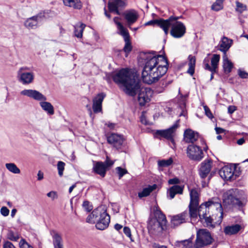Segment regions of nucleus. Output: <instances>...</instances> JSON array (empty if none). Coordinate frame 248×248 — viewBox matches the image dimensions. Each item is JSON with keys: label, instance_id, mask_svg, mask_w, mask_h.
I'll list each match as a JSON object with an SVG mask.
<instances>
[{"label": "nucleus", "instance_id": "obj_8", "mask_svg": "<svg viewBox=\"0 0 248 248\" xmlns=\"http://www.w3.org/2000/svg\"><path fill=\"white\" fill-rule=\"evenodd\" d=\"M114 161L110 160L108 156L104 162L93 161V171L96 174L100 175L101 177H105L106 172L114 164Z\"/></svg>", "mask_w": 248, "mask_h": 248}, {"label": "nucleus", "instance_id": "obj_31", "mask_svg": "<svg viewBox=\"0 0 248 248\" xmlns=\"http://www.w3.org/2000/svg\"><path fill=\"white\" fill-rule=\"evenodd\" d=\"M183 192V188L179 185H174L171 186L167 191L168 196L170 199L174 198L176 194H182Z\"/></svg>", "mask_w": 248, "mask_h": 248}, {"label": "nucleus", "instance_id": "obj_28", "mask_svg": "<svg viewBox=\"0 0 248 248\" xmlns=\"http://www.w3.org/2000/svg\"><path fill=\"white\" fill-rule=\"evenodd\" d=\"M54 248H63L62 240L61 235L55 231L51 232Z\"/></svg>", "mask_w": 248, "mask_h": 248}, {"label": "nucleus", "instance_id": "obj_37", "mask_svg": "<svg viewBox=\"0 0 248 248\" xmlns=\"http://www.w3.org/2000/svg\"><path fill=\"white\" fill-rule=\"evenodd\" d=\"M176 247L179 248H193L192 239L178 241L176 242Z\"/></svg>", "mask_w": 248, "mask_h": 248}, {"label": "nucleus", "instance_id": "obj_42", "mask_svg": "<svg viewBox=\"0 0 248 248\" xmlns=\"http://www.w3.org/2000/svg\"><path fill=\"white\" fill-rule=\"evenodd\" d=\"M119 19L120 18L116 16L113 18V21L114 23L117 25V29L119 31L118 33L120 34L127 31V30L124 27L122 24L118 21Z\"/></svg>", "mask_w": 248, "mask_h": 248}, {"label": "nucleus", "instance_id": "obj_53", "mask_svg": "<svg viewBox=\"0 0 248 248\" xmlns=\"http://www.w3.org/2000/svg\"><path fill=\"white\" fill-rule=\"evenodd\" d=\"M239 76L242 78H248V73L245 71L239 69L238 71Z\"/></svg>", "mask_w": 248, "mask_h": 248}, {"label": "nucleus", "instance_id": "obj_3", "mask_svg": "<svg viewBox=\"0 0 248 248\" xmlns=\"http://www.w3.org/2000/svg\"><path fill=\"white\" fill-rule=\"evenodd\" d=\"M199 217L201 221H203L206 227L213 228V220L220 224L223 217V211L220 200L214 197L208 202L202 203L199 207Z\"/></svg>", "mask_w": 248, "mask_h": 248}, {"label": "nucleus", "instance_id": "obj_49", "mask_svg": "<svg viewBox=\"0 0 248 248\" xmlns=\"http://www.w3.org/2000/svg\"><path fill=\"white\" fill-rule=\"evenodd\" d=\"M19 245L20 248H33L31 245H29L24 239L21 240Z\"/></svg>", "mask_w": 248, "mask_h": 248}, {"label": "nucleus", "instance_id": "obj_36", "mask_svg": "<svg viewBox=\"0 0 248 248\" xmlns=\"http://www.w3.org/2000/svg\"><path fill=\"white\" fill-rule=\"evenodd\" d=\"M187 96V94H186L185 95H183L182 94L181 95V98L179 100V103L180 108L181 109V112L179 114V116H185L186 114V111L185 110V108L186 106V101Z\"/></svg>", "mask_w": 248, "mask_h": 248}, {"label": "nucleus", "instance_id": "obj_17", "mask_svg": "<svg viewBox=\"0 0 248 248\" xmlns=\"http://www.w3.org/2000/svg\"><path fill=\"white\" fill-rule=\"evenodd\" d=\"M212 162L209 159L205 160L201 164L199 174L202 179L207 177L211 170Z\"/></svg>", "mask_w": 248, "mask_h": 248}, {"label": "nucleus", "instance_id": "obj_58", "mask_svg": "<svg viewBox=\"0 0 248 248\" xmlns=\"http://www.w3.org/2000/svg\"><path fill=\"white\" fill-rule=\"evenodd\" d=\"M168 183L170 185H175L179 183V180L177 178L170 179L169 180Z\"/></svg>", "mask_w": 248, "mask_h": 248}, {"label": "nucleus", "instance_id": "obj_11", "mask_svg": "<svg viewBox=\"0 0 248 248\" xmlns=\"http://www.w3.org/2000/svg\"><path fill=\"white\" fill-rule=\"evenodd\" d=\"M127 5V0H109L108 7L109 12L117 15H121L122 11Z\"/></svg>", "mask_w": 248, "mask_h": 248}, {"label": "nucleus", "instance_id": "obj_12", "mask_svg": "<svg viewBox=\"0 0 248 248\" xmlns=\"http://www.w3.org/2000/svg\"><path fill=\"white\" fill-rule=\"evenodd\" d=\"M186 154L189 159L194 161H200L203 158V153L202 149L194 144L188 146Z\"/></svg>", "mask_w": 248, "mask_h": 248}, {"label": "nucleus", "instance_id": "obj_47", "mask_svg": "<svg viewBox=\"0 0 248 248\" xmlns=\"http://www.w3.org/2000/svg\"><path fill=\"white\" fill-rule=\"evenodd\" d=\"M7 237L9 240L13 241H17L19 238L18 234L14 232L13 231H9L8 232Z\"/></svg>", "mask_w": 248, "mask_h": 248}, {"label": "nucleus", "instance_id": "obj_35", "mask_svg": "<svg viewBox=\"0 0 248 248\" xmlns=\"http://www.w3.org/2000/svg\"><path fill=\"white\" fill-rule=\"evenodd\" d=\"M156 187V185L155 184L153 186H149L147 187L143 188L142 191L138 193L139 197L142 198L149 196Z\"/></svg>", "mask_w": 248, "mask_h": 248}, {"label": "nucleus", "instance_id": "obj_20", "mask_svg": "<svg viewBox=\"0 0 248 248\" xmlns=\"http://www.w3.org/2000/svg\"><path fill=\"white\" fill-rule=\"evenodd\" d=\"M187 217L188 214L186 212L173 216L171 219V225L174 227L179 226L185 222Z\"/></svg>", "mask_w": 248, "mask_h": 248}, {"label": "nucleus", "instance_id": "obj_62", "mask_svg": "<svg viewBox=\"0 0 248 248\" xmlns=\"http://www.w3.org/2000/svg\"><path fill=\"white\" fill-rule=\"evenodd\" d=\"M37 176H38V180H41L43 178V176H44L43 173L41 171H39L38 173L37 174Z\"/></svg>", "mask_w": 248, "mask_h": 248}, {"label": "nucleus", "instance_id": "obj_5", "mask_svg": "<svg viewBox=\"0 0 248 248\" xmlns=\"http://www.w3.org/2000/svg\"><path fill=\"white\" fill-rule=\"evenodd\" d=\"M181 18V16H170L166 19L165 28L167 31H164L166 35L169 33V28L171 27L170 31V35L175 38L182 37L186 32V27L185 25L178 20Z\"/></svg>", "mask_w": 248, "mask_h": 248}, {"label": "nucleus", "instance_id": "obj_27", "mask_svg": "<svg viewBox=\"0 0 248 248\" xmlns=\"http://www.w3.org/2000/svg\"><path fill=\"white\" fill-rule=\"evenodd\" d=\"M120 35L123 37L125 42V45L123 50L125 53L128 54L132 50V46L130 39V35L128 31H127L124 33L120 34Z\"/></svg>", "mask_w": 248, "mask_h": 248}, {"label": "nucleus", "instance_id": "obj_15", "mask_svg": "<svg viewBox=\"0 0 248 248\" xmlns=\"http://www.w3.org/2000/svg\"><path fill=\"white\" fill-rule=\"evenodd\" d=\"M165 224L161 222L156 219H151L148 223L149 231L155 235H158L162 232Z\"/></svg>", "mask_w": 248, "mask_h": 248}, {"label": "nucleus", "instance_id": "obj_34", "mask_svg": "<svg viewBox=\"0 0 248 248\" xmlns=\"http://www.w3.org/2000/svg\"><path fill=\"white\" fill-rule=\"evenodd\" d=\"M188 69L187 70V73L189 74L191 76H193L195 72V67L196 63V58L195 56L190 55L188 57Z\"/></svg>", "mask_w": 248, "mask_h": 248}, {"label": "nucleus", "instance_id": "obj_4", "mask_svg": "<svg viewBox=\"0 0 248 248\" xmlns=\"http://www.w3.org/2000/svg\"><path fill=\"white\" fill-rule=\"evenodd\" d=\"M110 216L104 207H98L94 209L88 216L86 221L89 223H95L97 229L104 230L107 229L110 223Z\"/></svg>", "mask_w": 248, "mask_h": 248}, {"label": "nucleus", "instance_id": "obj_29", "mask_svg": "<svg viewBox=\"0 0 248 248\" xmlns=\"http://www.w3.org/2000/svg\"><path fill=\"white\" fill-rule=\"evenodd\" d=\"M241 228V226L238 224L227 226L224 228V232L226 235H232L237 233Z\"/></svg>", "mask_w": 248, "mask_h": 248}, {"label": "nucleus", "instance_id": "obj_18", "mask_svg": "<svg viewBox=\"0 0 248 248\" xmlns=\"http://www.w3.org/2000/svg\"><path fill=\"white\" fill-rule=\"evenodd\" d=\"M106 94L104 93H99L93 99V109L94 113H98L102 110V103Z\"/></svg>", "mask_w": 248, "mask_h": 248}, {"label": "nucleus", "instance_id": "obj_50", "mask_svg": "<svg viewBox=\"0 0 248 248\" xmlns=\"http://www.w3.org/2000/svg\"><path fill=\"white\" fill-rule=\"evenodd\" d=\"M203 108L205 111V115L210 119L213 118L214 116L211 111H210L209 108L206 106H204L203 107Z\"/></svg>", "mask_w": 248, "mask_h": 248}, {"label": "nucleus", "instance_id": "obj_21", "mask_svg": "<svg viewBox=\"0 0 248 248\" xmlns=\"http://www.w3.org/2000/svg\"><path fill=\"white\" fill-rule=\"evenodd\" d=\"M223 203L226 205H232L234 202V200L236 199L235 197V190L231 189L227 190L225 192L223 196Z\"/></svg>", "mask_w": 248, "mask_h": 248}, {"label": "nucleus", "instance_id": "obj_25", "mask_svg": "<svg viewBox=\"0 0 248 248\" xmlns=\"http://www.w3.org/2000/svg\"><path fill=\"white\" fill-rule=\"evenodd\" d=\"M198 135L191 129H186L184 132V140L187 143H193L198 139Z\"/></svg>", "mask_w": 248, "mask_h": 248}, {"label": "nucleus", "instance_id": "obj_32", "mask_svg": "<svg viewBox=\"0 0 248 248\" xmlns=\"http://www.w3.org/2000/svg\"><path fill=\"white\" fill-rule=\"evenodd\" d=\"M190 191V203L199 204V192L197 188L189 189Z\"/></svg>", "mask_w": 248, "mask_h": 248}, {"label": "nucleus", "instance_id": "obj_56", "mask_svg": "<svg viewBox=\"0 0 248 248\" xmlns=\"http://www.w3.org/2000/svg\"><path fill=\"white\" fill-rule=\"evenodd\" d=\"M0 213L3 216L6 217L9 214V210L6 207L3 206L0 209Z\"/></svg>", "mask_w": 248, "mask_h": 248}, {"label": "nucleus", "instance_id": "obj_7", "mask_svg": "<svg viewBox=\"0 0 248 248\" xmlns=\"http://www.w3.org/2000/svg\"><path fill=\"white\" fill-rule=\"evenodd\" d=\"M214 238L206 229H200L197 232L196 238L194 245L195 248H202L212 244Z\"/></svg>", "mask_w": 248, "mask_h": 248}, {"label": "nucleus", "instance_id": "obj_1", "mask_svg": "<svg viewBox=\"0 0 248 248\" xmlns=\"http://www.w3.org/2000/svg\"><path fill=\"white\" fill-rule=\"evenodd\" d=\"M112 78L115 83L124 88L128 95L134 96L139 91L138 101L141 106L150 101L152 91L149 88H140V81L136 73L128 68H122L114 74Z\"/></svg>", "mask_w": 248, "mask_h": 248}, {"label": "nucleus", "instance_id": "obj_19", "mask_svg": "<svg viewBox=\"0 0 248 248\" xmlns=\"http://www.w3.org/2000/svg\"><path fill=\"white\" fill-rule=\"evenodd\" d=\"M233 170L228 166L222 167L219 171V175L225 180H233Z\"/></svg>", "mask_w": 248, "mask_h": 248}, {"label": "nucleus", "instance_id": "obj_52", "mask_svg": "<svg viewBox=\"0 0 248 248\" xmlns=\"http://www.w3.org/2000/svg\"><path fill=\"white\" fill-rule=\"evenodd\" d=\"M83 206L88 212H90L92 210V207L90 205V202L88 201H84L83 203Z\"/></svg>", "mask_w": 248, "mask_h": 248}, {"label": "nucleus", "instance_id": "obj_57", "mask_svg": "<svg viewBox=\"0 0 248 248\" xmlns=\"http://www.w3.org/2000/svg\"><path fill=\"white\" fill-rule=\"evenodd\" d=\"M3 248H16L14 245L9 241H6L3 244Z\"/></svg>", "mask_w": 248, "mask_h": 248}, {"label": "nucleus", "instance_id": "obj_10", "mask_svg": "<svg viewBox=\"0 0 248 248\" xmlns=\"http://www.w3.org/2000/svg\"><path fill=\"white\" fill-rule=\"evenodd\" d=\"M49 11H44L37 14L36 15L27 18L24 22V26L29 29H35L38 25L44 18H46V14H48Z\"/></svg>", "mask_w": 248, "mask_h": 248}, {"label": "nucleus", "instance_id": "obj_22", "mask_svg": "<svg viewBox=\"0 0 248 248\" xmlns=\"http://www.w3.org/2000/svg\"><path fill=\"white\" fill-rule=\"evenodd\" d=\"M232 44V40L227 37L224 36L222 38L219 43V50L226 55V52L229 49Z\"/></svg>", "mask_w": 248, "mask_h": 248}, {"label": "nucleus", "instance_id": "obj_6", "mask_svg": "<svg viewBox=\"0 0 248 248\" xmlns=\"http://www.w3.org/2000/svg\"><path fill=\"white\" fill-rule=\"evenodd\" d=\"M21 94L40 101V105L42 108L49 115L54 113V107L49 102H46V97L42 93L35 90L26 89L22 91Z\"/></svg>", "mask_w": 248, "mask_h": 248}, {"label": "nucleus", "instance_id": "obj_30", "mask_svg": "<svg viewBox=\"0 0 248 248\" xmlns=\"http://www.w3.org/2000/svg\"><path fill=\"white\" fill-rule=\"evenodd\" d=\"M153 211L155 219L158 220L161 222L166 224L167 220L165 215L161 212L157 204L154 206Z\"/></svg>", "mask_w": 248, "mask_h": 248}, {"label": "nucleus", "instance_id": "obj_61", "mask_svg": "<svg viewBox=\"0 0 248 248\" xmlns=\"http://www.w3.org/2000/svg\"><path fill=\"white\" fill-rule=\"evenodd\" d=\"M216 132L217 134L222 133L224 132V129L220 127H216L215 128Z\"/></svg>", "mask_w": 248, "mask_h": 248}, {"label": "nucleus", "instance_id": "obj_59", "mask_svg": "<svg viewBox=\"0 0 248 248\" xmlns=\"http://www.w3.org/2000/svg\"><path fill=\"white\" fill-rule=\"evenodd\" d=\"M235 107L233 106H230L228 108V112L230 114H232L235 110Z\"/></svg>", "mask_w": 248, "mask_h": 248}, {"label": "nucleus", "instance_id": "obj_46", "mask_svg": "<svg viewBox=\"0 0 248 248\" xmlns=\"http://www.w3.org/2000/svg\"><path fill=\"white\" fill-rule=\"evenodd\" d=\"M65 164L64 162L59 161L57 163V169L58 170V174L60 177H62L63 175V172L64 170Z\"/></svg>", "mask_w": 248, "mask_h": 248}, {"label": "nucleus", "instance_id": "obj_13", "mask_svg": "<svg viewBox=\"0 0 248 248\" xmlns=\"http://www.w3.org/2000/svg\"><path fill=\"white\" fill-rule=\"evenodd\" d=\"M179 120L176 121L175 123L173 124L169 128L165 130H158L155 133V135L156 138L158 137H162L170 140L172 142H174V135L176 129L179 126Z\"/></svg>", "mask_w": 248, "mask_h": 248}, {"label": "nucleus", "instance_id": "obj_64", "mask_svg": "<svg viewBox=\"0 0 248 248\" xmlns=\"http://www.w3.org/2000/svg\"><path fill=\"white\" fill-rule=\"evenodd\" d=\"M154 247L155 248H167L166 246H160L158 244H155L154 245Z\"/></svg>", "mask_w": 248, "mask_h": 248}, {"label": "nucleus", "instance_id": "obj_51", "mask_svg": "<svg viewBox=\"0 0 248 248\" xmlns=\"http://www.w3.org/2000/svg\"><path fill=\"white\" fill-rule=\"evenodd\" d=\"M207 62H208V61H207ZM203 63L204 64L205 69L211 71V72H216V70H215V69L213 68V67H212V65H211V66H210V65L209 64L208 62H207L206 63L205 59L203 61Z\"/></svg>", "mask_w": 248, "mask_h": 248}, {"label": "nucleus", "instance_id": "obj_14", "mask_svg": "<svg viewBox=\"0 0 248 248\" xmlns=\"http://www.w3.org/2000/svg\"><path fill=\"white\" fill-rule=\"evenodd\" d=\"M121 15L124 16L127 26L130 29H131V26L136 22L139 17L138 12L133 9L126 10Z\"/></svg>", "mask_w": 248, "mask_h": 248}, {"label": "nucleus", "instance_id": "obj_60", "mask_svg": "<svg viewBox=\"0 0 248 248\" xmlns=\"http://www.w3.org/2000/svg\"><path fill=\"white\" fill-rule=\"evenodd\" d=\"M140 122H141L142 124H144L146 125L148 124V123L146 119L145 116L143 114L140 116Z\"/></svg>", "mask_w": 248, "mask_h": 248}, {"label": "nucleus", "instance_id": "obj_33", "mask_svg": "<svg viewBox=\"0 0 248 248\" xmlns=\"http://www.w3.org/2000/svg\"><path fill=\"white\" fill-rule=\"evenodd\" d=\"M199 204L189 203V214L191 218L194 219L196 218L199 216Z\"/></svg>", "mask_w": 248, "mask_h": 248}, {"label": "nucleus", "instance_id": "obj_63", "mask_svg": "<svg viewBox=\"0 0 248 248\" xmlns=\"http://www.w3.org/2000/svg\"><path fill=\"white\" fill-rule=\"evenodd\" d=\"M245 139L243 138H242L237 140V143L238 145H242L245 142Z\"/></svg>", "mask_w": 248, "mask_h": 248}, {"label": "nucleus", "instance_id": "obj_24", "mask_svg": "<svg viewBox=\"0 0 248 248\" xmlns=\"http://www.w3.org/2000/svg\"><path fill=\"white\" fill-rule=\"evenodd\" d=\"M64 5L75 10H81L83 3L81 0H62Z\"/></svg>", "mask_w": 248, "mask_h": 248}, {"label": "nucleus", "instance_id": "obj_39", "mask_svg": "<svg viewBox=\"0 0 248 248\" xmlns=\"http://www.w3.org/2000/svg\"><path fill=\"white\" fill-rule=\"evenodd\" d=\"M86 25L83 23H80L79 25L77 24L75 27L74 33L75 36L78 38H81L82 37L83 31Z\"/></svg>", "mask_w": 248, "mask_h": 248}, {"label": "nucleus", "instance_id": "obj_16", "mask_svg": "<svg viewBox=\"0 0 248 248\" xmlns=\"http://www.w3.org/2000/svg\"><path fill=\"white\" fill-rule=\"evenodd\" d=\"M108 143L117 149H120L124 142L122 136L115 133H111L107 136Z\"/></svg>", "mask_w": 248, "mask_h": 248}, {"label": "nucleus", "instance_id": "obj_26", "mask_svg": "<svg viewBox=\"0 0 248 248\" xmlns=\"http://www.w3.org/2000/svg\"><path fill=\"white\" fill-rule=\"evenodd\" d=\"M248 203L247 197L246 196H242L240 198H236L232 206L238 208L239 210L243 211L244 207Z\"/></svg>", "mask_w": 248, "mask_h": 248}, {"label": "nucleus", "instance_id": "obj_44", "mask_svg": "<svg viewBox=\"0 0 248 248\" xmlns=\"http://www.w3.org/2000/svg\"><path fill=\"white\" fill-rule=\"evenodd\" d=\"M220 59V56L218 54H214L211 59V65L213 68L216 71L218 63Z\"/></svg>", "mask_w": 248, "mask_h": 248}, {"label": "nucleus", "instance_id": "obj_54", "mask_svg": "<svg viewBox=\"0 0 248 248\" xmlns=\"http://www.w3.org/2000/svg\"><path fill=\"white\" fill-rule=\"evenodd\" d=\"M124 233L129 238H130L131 241H133L131 238V231L128 227H124L123 229Z\"/></svg>", "mask_w": 248, "mask_h": 248}, {"label": "nucleus", "instance_id": "obj_38", "mask_svg": "<svg viewBox=\"0 0 248 248\" xmlns=\"http://www.w3.org/2000/svg\"><path fill=\"white\" fill-rule=\"evenodd\" d=\"M223 68L225 72L230 73L233 67L232 63L228 59L226 55L223 56Z\"/></svg>", "mask_w": 248, "mask_h": 248}, {"label": "nucleus", "instance_id": "obj_2", "mask_svg": "<svg viewBox=\"0 0 248 248\" xmlns=\"http://www.w3.org/2000/svg\"><path fill=\"white\" fill-rule=\"evenodd\" d=\"M168 67V62L164 56H148L142 72L143 81L148 84L156 82L166 73Z\"/></svg>", "mask_w": 248, "mask_h": 248}, {"label": "nucleus", "instance_id": "obj_48", "mask_svg": "<svg viewBox=\"0 0 248 248\" xmlns=\"http://www.w3.org/2000/svg\"><path fill=\"white\" fill-rule=\"evenodd\" d=\"M117 173L119 176V179L121 178L124 174L127 173L126 169H123L120 167H118L116 168Z\"/></svg>", "mask_w": 248, "mask_h": 248}, {"label": "nucleus", "instance_id": "obj_55", "mask_svg": "<svg viewBox=\"0 0 248 248\" xmlns=\"http://www.w3.org/2000/svg\"><path fill=\"white\" fill-rule=\"evenodd\" d=\"M47 196L50 198L52 200H54L58 198V195L56 192L51 191L47 194Z\"/></svg>", "mask_w": 248, "mask_h": 248}, {"label": "nucleus", "instance_id": "obj_9", "mask_svg": "<svg viewBox=\"0 0 248 248\" xmlns=\"http://www.w3.org/2000/svg\"><path fill=\"white\" fill-rule=\"evenodd\" d=\"M30 70L27 66L20 67L17 72V78L18 81L23 85L32 83L34 78V74L32 72H26Z\"/></svg>", "mask_w": 248, "mask_h": 248}, {"label": "nucleus", "instance_id": "obj_41", "mask_svg": "<svg viewBox=\"0 0 248 248\" xmlns=\"http://www.w3.org/2000/svg\"><path fill=\"white\" fill-rule=\"evenodd\" d=\"M225 0H216L211 6V9L215 11H218L223 8V2Z\"/></svg>", "mask_w": 248, "mask_h": 248}, {"label": "nucleus", "instance_id": "obj_23", "mask_svg": "<svg viewBox=\"0 0 248 248\" xmlns=\"http://www.w3.org/2000/svg\"><path fill=\"white\" fill-rule=\"evenodd\" d=\"M166 22V19L160 18L159 19H153L149 21L144 24V26H157L161 28L164 31L166 32L167 29L165 28V23Z\"/></svg>", "mask_w": 248, "mask_h": 248}, {"label": "nucleus", "instance_id": "obj_40", "mask_svg": "<svg viewBox=\"0 0 248 248\" xmlns=\"http://www.w3.org/2000/svg\"><path fill=\"white\" fill-rule=\"evenodd\" d=\"M6 168L11 172L14 174H19L20 169L14 163H8L5 164Z\"/></svg>", "mask_w": 248, "mask_h": 248}, {"label": "nucleus", "instance_id": "obj_43", "mask_svg": "<svg viewBox=\"0 0 248 248\" xmlns=\"http://www.w3.org/2000/svg\"><path fill=\"white\" fill-rule=\"evenodd\" d=\"M173 163L172 158H170L168 159H162L158 160L157 164L159 167H167L171 165Z\"/></svg>", "mask_w": 248, "mask_h": 248}, {"label": "nucleus", "instance_id": "obj_45", "mask_svg": "<svg viewBox=\"0 0 248 248\" xmlns=\"http://www.w3.org/2000/svg\"><path fill=\"white\" fill-rule=\"evenodd\" d=\"M235 3L236 6V10L239 13H242L244 11L247 10V7L246 5L238 1H236Z\"/></svg>", "mask_w": 248, "mask_h": 248}]
</instances>
